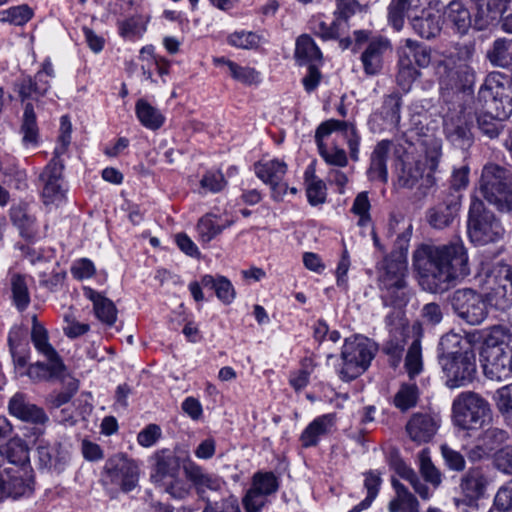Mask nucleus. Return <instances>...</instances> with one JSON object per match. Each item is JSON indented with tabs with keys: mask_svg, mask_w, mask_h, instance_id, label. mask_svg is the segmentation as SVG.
Returning <instances> with one entry per match:
<instances>
[{
	"mask_svg": "<svg viewBox=\"0 0 512 512\" xmlns=\"http://www.w3.org/2000/svg\"><path fill=\"white\" fill-rule=\"evenodd\" d=\"M412 260L421 285L432 293L447 290L454 280L470 272L467 252L461 242L422 244L414 251Z\"/></svg>",
	"mask_w": 512,
	"mask_h": 512,
	"instance_id": "1",
	"label": "nucleus"
},
{
	"mask_svg": "<svg viewBox=\"0 0 512 512\" xmlns=\"http://www.w3.org/2000/svg\"><path fill=\"white\" fill-rule=\"evenodd\" d=\"M508 78L501 73L489 74L481 85L477 103L485 109L477 116L480 131L490 139L498 137L502 124L510 114Z\"/></svg>",
	"mask_w": 512,
	"mask_h": 512,
	"instance_id": "2",
	"label": "nucleus"
},
{
	"mask_svg": "<svg viewBox=\"0 0 512 512\" xmlns=\"http://www.w3.org/2000/svg\"><path fill=\"white\" fill-rule=\"evenodd\" d=\"M439 359L446 376V385L451 389L468 385L476 373V357L471 343L461 335L450 332L442 336Z\"/></svg>",
	"mask_w": 512,
	"mask_h": 512,
	"instance_id": "3",
	"label": "nucleus"
},
{
	"mask_svg": "<svg viewBox=\"0 0 512 512\" xmlns=\"http://www.w3.org/2000/svg\"><path fill=\"white\" fill-rule=\"evenodd\" d=\"M442 157V146L438 140L426 144L422 154H407L401 159L398 173L399 185L406 188L415 187L420 180L426 186L434 184V173L437 172Z\"/></svg>",
	"mask_w": 512,
	"mask_h": 512,
	"instance_id": "4",
	"label": "nucleus"
},
{
	"mask_svg": "<svg viewBox=\"0 0 512 512\" xmlns=\"http://www.w3.org/2000/svg\"><path fill=\"white\" fill-rule=\"evenodd\" d=\"M377 350V345L366 337L356 335L346 338L341 351L342 364L338 369L341 380L349 382L362 375Z\"/></svg>",
	"mask_w": 512,
	"mask_h": 512,
	"instance_id": "5",
	"label": "nucleus"
},
{
	"mask_svg": "<svg viewBox=\"0 0 512 512\" xmlns=\"http://www.w3.org/2000/svg\"><path fill=\"white\" fill-rule=\"evenodd\" d=\"M454 424L463 430L485 428L491 423L489 403L472 391L460 393L452 403Z\"/></svg>",
	"mask_w": 512,
	"mask_h": 512,
	"instance_id": "6",
	"label": "nucleus"
},
{
	"mask_svg": "<svg viewBox=\"0 0 512 512\" xmlns=\"http://www.w3.org/2000/svg\"><path fill=\"white\" fill-rule=\"evenodd\" d=\"M480 191L499 210L512 211V173L505 167L485 165L480 179Z\"/></svg>",
	"mask_w": 512,
	"mask_h": 512,
	"instance_id": "7",
	"label": "nucleus"
},
{
	"mask_svg": "<svg viewBox=\"0 0 512 512\" xmlns=\"http://www.w3.org/2000/svg\"><path fill=\"white\" fill-rule=\"evenodd\" d=\"M504 228L495 215L486 210L479 199H473L469 209L468 235L475 245H486L501 240Z\"/></svg>",
	"mask_w": 512,
	"mask_h": 512,
	"instance_id": "8",
	"label": "nucleus"
},
{
	"mask_svg": "<svg viewBox=\"0 0 512 512\" xmlns=\"http://www.w3.org/2000/svg\"><path fill=\"white\" fill-rule=\"evenodd\" d=\"M140 477V467L136 460L118 453L110 457L104 466L103 484L130 492L136 488Z\"/></svg>",
	"mask_w": 512,
	"mask_h": 512,
	"instance_id": "9",
	"label": "nucleus"
},
{
	"mask_svg": "<svg viewBox=\"0 0 512 512\" xmlns=\"http://www.w3.org/2000/svg\"><path fill=\"white\" fill-rule=\"evenodd\" d=\"M451 305L459 318L470 325L481 324L488 315V303L484 296L469 288L456 290Z\"/></svg>",
	"mask_w": 512,
	"mask_h": 512,
	"instance_id": "10",
	"label": "nucleus"
},
{
	"mask_svg": "<svg viewBox=\"0 0 512 512\" xmlns=\"http://www.w3.org/2000/svg\"><path fill=\"white\" fill-rule=\"evenodd\" d=\"M34 347L46 359V362L38 361L34 363V369H36L37 375L45 379L62 377L65 366L56 350L48 342L47 330L35 317Z\"/></svg>",
	"mask_w": 512,
	"mask_h": 512,
	"instance_id": "11",
	"label": "nucleus"
},
{
	"mask_svg": "<svg viewBox=\"0 0 512 512\" xmlns=\"http://www.w3.org/2000/svg\"><path fill=\"white\" fill-rule=\"evenodd\" d=\"M472 45H461L457 48V59L452 67H449L446 74L441 78V84L447 88L457 91H465L474 83L475 72L470 62L474 56Z\"/></svg>",
	"mask_w": 512,
	"mask_h": 512,
	"instance_id": "12",
	"label": "nucleus"
},
{
	"mask_svg": "<svg viewBox=\"0 0 512 512\" xmlns=\"http://www.w3.org/2000/svg\"><path fill=\"white\" fill-rule=\"evenodd\" d=\"M472 116L465 110L448 113L444 118V132L456 147L466 149L473 143L471 132Z\"/></svg>",
	"mask_w": 512,
	"mask_h": 512,
	"instance_id": "13",
	"label": "nucleus"
},
{
	"mask_svg": "<svg viewBox=\"0 0 512 512\" xmlns=\"http://www.w3.org/2000/svg\"><path fill=\"white\" fill-rule=\"evenodd\" d=\"M486 283L495 304L504 309L512 304V270L506 264H497L487 275Z\"/></svg>",
	"mask_w": 512,
	"mask_h": 512,
	"instance_id": "14",
	"label": "nucleus"
},
{
	"mask_svg": "<svg viewBox=\"0 0 512 512\" xmlns=\"http://www.w3.org/2000/svg\"><path fill=\"white\" fill-rule=\"evenodd\" d=\"M30 339H32V332L27 327L17 326L9 333L8 342L15 371L20 376L30 374Z\"/></svg>",
	"mask_w": 512,
	"mask_h": 512,
	"instance_id": "15",
	"label": "nucleus"
},
{
	"mask_svg": "<svg viewBox=\"0 0 512 512\" xmlns=\"http://www.w3.org/2000/svg\"><path fill=\"white\" fill-rule=\"evenodd\" d=\"M407 261L403 257H385L379 272V285L382 290L394 294L406 287Z\"/></svg>",
	"mask_w": 512,
	"mask_h": 512,
	"instance_id": "16",
	"label": "nucleus"
},
{
	"mask_svg": "<svg viewBox=\"0 0 512 512\" xmlns=\"http://www.w3.org/2000/svg\"><path fill=\"white\" fill-rule=\"evenodd\" d=\"M61 166L55 163H48L40 175L43 183L42 199L45 205L60 204L66 194V188L62 177Z\"/></svg>",
	"mask_w": 512,
	"mask_h": 512,
	"instance_id": "17",
	"label": "nucleus"
},
{
	"mask_svg": "<svg viewBox=\"0 0 512 512\" xmlns=\"http://www.w3.org/2000/svg\"><path fill=\"white\" fill-rule=\"evenodd\" d=\"M183 470L186 478L194 485L201 496L208 490L222 492L226 488V482L220 476L206 472L204 468L192 460L184 462Z\"/></svg>",
	"mask_w": 512,
	"mask_h": 512,
	"instance_id": "18",
	"label": "nucleus"
},
{
	"mask_svg": "<svg viewBox=\"0 0 512 512\" xmlns=\"http://www.w3.org/2000/svg\"><path fill=\"white\" fill-rule=\"evenodd\" d=\"M430 0H392L388 6V21L397 31L404 25L405 17L410 21L429 6Z\"/></svg>",
	"mask_w": 512,
	"mask_h": 512,
	"instance_id": "19",
	"label": "nucleus"
},
{
	"mask_svg": "<svg viewBox=\"0 0 512 512\" xmlns=\"http://www.w3.org/2000/svg\"><path fill=\"white\" fill-rule=\"evenodd\" d=\"M390 49V41L384 37H375L369 41L360 57L367 76H375L381 72L384 64V55Z\"/></svg>",
	"mask_w": 512,
	"mask_h": 512,
	"instance_id": "20",
	"label": "nucleus"
},
{
	"mask_svg": "<svg viewBox=\"0 0 512 512\" xmlns=\"http://www.w3.org/2000/svg\"><path fill=\"white\" fill-rule=\"evenodd\" d=\"M440 421L430 414H414L406 425V431L411 440L426 443L436 434Z\"/></svg>",
	"mask_w": 512,
	"mask_h": 512,
	"instance_id": "21",
	"label": "nucleus"
},
{
	"mask_svg": "<svg viewBox=\"0 0 512 512\" xmlns=\"http://www.w3.org/2000/svg\"><path fill=\"white\" fill-rule=\"evenodd\" d=\"M335 423L336 416L334 413L323 414L316 417L300 435L302 447L309 448L316 446L321 438L329 435L333 431Z\"/></svg>",
	"mask_w": 512,
	"mask_h": 512,
	"instance_id": "22",
	"label": "nucleus"
},
{
	"mask_svg": "<svg viewBox=\"0 0 512 512\" xmlns=\"http://www.w3.org/2000/svg\"><path fill=\"white\" fill-rule=\"evenodd\" d=\"M83 295L92 302L95 317L107 326L117 320V308L112 300L89 286L83 287Z\"/></svg>",
	"mask_w": 512,
	"mask_h": 512,
	"instance_id": "23",
	"label": "nucleus"
},
{
	"mask_svg": "<svg viewBox=\"0 0 512 512\" xmlns=\"http://www.w3.org/2000/svg\"><path fill=\"white\" fill-rule=\"evenodd\" d=\"M446 24L457 34L465 35L471 27V13L461 0H452L444 8Z\"/></svg>",
	"mask_w": 512,
	"mask_h": 512,
	"instance_id": "24",
	"label": "nucleus"
},
{
	"mask_svg": "<svg viewBox=\"0 0 512 512\" xmlns=\"http://www.w3.org/2000/svg\"><path fill=\"white\" fill-rule=\"evenodd\" d=\"M392 147L393 142L390 140H382L379 143H377L371 154L370 166L367 171L370 180L387 183V160L389 158V154Z\"/></svg>",
	"mask_w": 512,
	"mask_h": 512,
	"instance_id": "25",
	"label": "nucleus"
},
{
	"mask_svg": "<svg viewBox=\"0 0 512 512\" xmlns=\"http://www.w3.org/2000/svg\"><path fill=\"white\" fill-rule=\"evenodd\" d=\"M391 485L395 494L388 504L389 512H420L419 501L403 483L392 478Z\"/></svg>",
	"mask_w": 512,
	"mask_h": 512,
	"instance_id": "26",
	"label": "nucleus"
},
{
	"mask_svg": "<svg viewBox=\"0 0 512 512\" xmlns=\"http://www.w3.org/2000/svg\"><path fill=\"white\" fill-rule=\"evenodd\" d=\"M414 32L425 39H432L441 32V19L437 11L427 7L419 16L410 21Z\"/></svg>",
	"mask_w": 512,
	"mask_h": 512,
	"instance_id": "27",
	"label": "nucleus"
},
{
	"mask_svg": "<svg viewBox=\"0 0 512 512\" xmlns=\"http://www.w3.org/2000/svg\"><path fill=\"white\" fill-rule=\"evenodd\" d=\"M0 456L12 465L25 468L30 464V447L27 442L16 436L0 446Z\"/></svg>",
	"mask_w": 512,
	"mask_h": 512,
	"instance_id": "28",
	"label": "nucleus"
},
{
	"mask_svg": "<svg viewBox=\"0 0 512 512\" xmlns=\"http://www.w3.org/2000/svg\"><path fill=\"white\" fill-rule=\"evenodd\" d=\"M233 223L234 221L232 219L222 220L221 217L216 214L208 213L204 215L199 219L196 226L198 241L203 244H208Z\"/></svg>",
	"mask_w": 512,
	"mask_h": 512,
	"instance_id": "29",
	"label": "nucleus"
},
{
	"mask_svg": "<svg viewBox=\"0 0 512 512\" xmlns=\"http://www.w3.org/2000/svg\"><path fill=\"white\" fill-rule=\"evenodd\" d=\"M72 140V123L68 115L60 118V126L56 144L53 152V158L49 163H55L61 166V170L65 167V157H69V149Z\"/></svg>",
	"mask_w": 512,
	"mask_h": 512,
	"instance_id": "30",
	"label": "nucleus"
},
{
	"mask_svg": "<svg viewBox=\"0 0 512 512\" xmlns=\"http://www.w3.org/2000/svg\"><path fill=\"white\" fill-rule=\"evenodd\" d=\"M458 210V197L452 196L450 200L440 203L428 211V222L436 229H444L452 223Z\"/></svg>",
	"mask_w": 512,
	"mask_h": 512,
	"instance_id": "31",
	"label": "nucleus"
},
{
	"mask_svg": "<svg viewBox=\"0 0 512 512\" xmlns=\"http://www.w3.org/2000/svg\"><path fill=\"white\" fill-rule=\"evenodd\" d=\"M294 56L299 65H320L322 63V52L308 34H302L296 39Z\"/></svg>",
	"mask_w": 512,
	"mask_h": 512,
	"instance_id": "32",
	"label": "nucleus"
},
{
	"mask_svg": "<svg viewBox=\"0 0 512 512\" xmlns=\"http://www.w3.org/2000/svg\"><path fill=\"white\" fill-rule=\"evenodd\" d=\"M180 460L174 455H156L151 477L154 482L165 484L179 476Z\"/></svg>",
	"mask_w": 512,
	"mask_h": 512,
	"instance_id": "33",
	"label": "nucleus"
},
{
	"mask_svg": "<svg viewBox=\"0 0 512 512\" xmlns=\"http://www.w3.org/2000/svg\"><path fill=\"white\" fill-rule=\"evenodd\" d=\"M485 478L479 468L469 469L461 478L460 489L469 500L478 499L485 489Z\"/></svg>",
	"mask_w": 512,
	"mask_h": 512,
	"instance_id": "34",
	"label": "nucleus"
},
{
	"mask_svg": "<svg viewBox=\"0 0 512 512\" xmlns=\"http://www.w3.org/2000/svg\"><path fill=\"white\" fill-rule=\"evenodd\" d=\"M213 62L216 66H225L231 77L243 84L252 85L260 82L259 73L254 68L240 66L224 57L214 58Z\"/></svg>",
	"mask_w": 512,
	"mask_h": 512,
	"instance_id": "35",
	"label": "nucleus"
},
{
	"mask_svg": "<svg viewBox=\"0 0 512 512\" xmlns=\"http://www.w3.org/2000/svg\"><path fill=\"white\" fill-rule=\"evenodd\" d=\"M254 171L260 180L268 184L284 178L287 173V164L279 159L260 161L255 163Z\"/></svg>",
	"mask_w": 512,
	"mask_h": 512,
	"instance_id": "36",
	"label": "nucleus"
},
{
	"mask_svg": "<svg viewBox=\"0 0 512 512\" xmlns=\"http://www.w3.org/2000/svg\"><path fill=\"white\" fill-rule=\"evenodd\" d=\"M395 472L404 480H406L423 500H428L432 497L433 492L431 489L421 481L417 473L405 464L402 460H396L393 463Z\"/></svg>",
	"mask_w": 512,
	"mask_h": 512,
	"instance_id": "37",
	"label": "nucleus"
},
{
	"mask_svg": "<svg viewBox=\"0 0 512 512\" xmlns=\"http://www.w3.org/2000/svg\"><path fill=\"white\" fill-rule=\"evenodd\" d=\"M135 112L140 123L147 129L157 130L164 124V115L144 99L136 102Z\"/></svg>",
	"mask_w": 512,
	"mask_h": 512,
	"instance_id": "38",
	"label": "nucleus"
},
{
	"mask_svg": "<svg viewBox=\"0 0 512 512\" xmlns=\"http://www.w3.org/2000/svg\"><path fill=\"white\" fill-rule=\"evenodd\" d=\"M201 284L204 288L213 289L218 299L225 304H230L235 298V289L231 281L224 276L204 275Z\"/></svg>",
	"mask_w": 512,
	"mask_h": 512,
	"instance_id": "39",
	"label": "nucleus"
},
{
	"mask_svg": "<svg viewBox=\"0 0 512 512\" xmlns=\"http://www.w3.org/2000/svg\"><path fill=\"white\" fill-rule=\"evenodd\" d=\"M40 468L60 470L67 460V453L60 451L59 445L37 448Z\"/></svg>",
	"mask_w": 512,
	"mask_h": 512,
	"instance_id": "40",
	"label": "nucleus"
},
{
	"mask_svg": "<svg viewBox=\"0 0 512 512\" xmlns=\"http://www.w3.org/2000/svg\"><path fill=\"white\" fill-rule=\"evenodd\" d=\"M305 182L308 202L312 206L323 204L327 195L325 183L315 176L313 170L309 169L305 172Z\"/></svg>",
	"mask_w": 512,
	"mask_h": 512,
	"instance_id": "41",
	"label": "nucleus"
},
{
	"mask_svg": "<svg viewBox=\"0 0 512 512\" xmlns=\"http://www.w3.org/2000/svg\"><path fill=\"white\" fill-rule=\"evenodd\" d=\"M28 485L20 477H10L0 469V501L12 497L14 499L24 495Z\"/></svg>",
	"mask_w": 512,
	"mask_h": 512,
	"instance_id": "42",
	"label": "nucleus"
},
{
	"mask_svg": "<svg viewBox=\"0 0 512 512\" xmlns=\"http://www.w3.org/2000/svg\"><path fill=\"white\" fill-rule=\"evenodd\" d=\"M489 61L498 67H507L512 64V40L497 39L493 48L488 52Z\"/></svg>",
	"mask_w": 512,
	"mask_h": 512,
	"instance_id": "43",
	"label": "nucleus"
},
{
	"mask_svg": "<svg viewBox=\"0 0 512 512\" xmlns=\"http://www.w3.org/2000/svg\"><path fill=\"white\" fill-rule=\"evenodd\" d=\"M9 413L23 422L32 421L30 397L22 392L15 393L8 403Z\"/></svg>",
	"mask_w": 512,
	"mask_h": 512,
	"instance_id": "44",
	"label": "nucleus"
},
{
	"mask_svg": "<svg viewBox=\"0 0 512 512\" xmlns=\"http://www.w3.org/2000/svg\"><path fill=\"white\" fill-rule=\"evenodd\" d=\"M399 70L396 77L397 84L404 90L408 91L412 83L419 76V71L413 66L409 54L400 55L398 62Z\"/></svg>",
	"mask_w": 512,
	"mask_h": 512,
	"instance_id": "45",
	"label": "nucleus"
},
{
	"mask_svg": "<svg viewBox=\"0 0 512 512\" xmlns=\"http://www.w3.org/2000/svg\"><path fill=\"white\" fill-rule=\"evenodd\" d=\"M405 370L410 379L415 378L423 370L422 348L419 339L414 340L405 357Z\"/></svg>",
	"mask_w": 512,
	"mask_h": 512,
	"instance_id": "46",
	"label": "nucleus"
},
{
	"mask_svg": "<svg viewBox=\"0 0 512 512\" xmlns=\"http://www.w3.org/2000/svg\"><path fill=\"white\" fill-rule=\"evenodd\" d=\"M11 290L13 303L19 311H24L30 303L28 285L24 277L20 274H14L11 278Z\"/></svg>",
	"mask_w": 512,
	"mask_h": 512,
	"instance_id": "47",
	"label": "nucleus"
},
{
	"mask_svg": "<svg viewBox=\"0 0 512 512\" xmlns=\"http://www.w3.org/2000/svg\"><path fill=\"white\" fill-rule=\"evenodd\" d=\"M419 470L426 482L430 483L434 488L439 487L442 482L441 472L432 463L429 451L424 449L419 455Z\"/></svg>",
	"mask_w": 512,
	"mask_h": 512,
	"instance_id": "48",
	"label": "nucleus"
},
{
	"mask_svg": "<svg viewBox=\"0 0 512 512\" xmlns=\"http://www.w3.org/2000/svg\"><path fill=\"white\" fill-rule=\"evenodd\" d=\"M32 17V11L27 4L10 7L0 11V22L22 26Z\"/></svg>",
	"mask_w": 512,
	"mask_h": 512,
	"instance_id": "49",
	"label": "nucleus"
},
{
	"mask_svg": "<svg viewBox=\"0 0 512 512\" xmlns=\"http://www.w3.org/2000/svg\"><path fill=\"white\" fill-rule=\"evenodd\" d=\"M405 342L403 332L396 331L383 345V352L389 356L390 363L394 367H397L401 361Z\"/></svg>",
	"mask_w": 512,
	"mask_h": 512,
	"instance_id": "50",
	"label": "nucleus"
},
{
	"mask_svg": "<svg viewBox=\"0 0 512 512\" xmlns=\"http://www.w3.org/2000/svg\"><path fill=\"white\" fill-rule=\"evenodd\" d=\"M483 429L484 431L480 438L481 445L478 446V449L483 450V452L492 451L507 439L506 431L498 427L490 426L489 424Z\"/></svg>",
	"mask_w": 512,
	"mask_h": 512,
	"instance_id": "51",
	"label": "nucleus"
},
{
	"mask_svg": "<svg viewBox=\"0 0 512 512\" xmlns=\"http://www.w3.org/2000/svg\"><path fill=\"white\" fill-rule=\"evenodd\" d=\"M315 366L316 364L312 358H304L301 363V369L290 375V385L296 391L304 389L309 383L310 375L313 373Z\"/></svg>",
	"mask_w": 512,
	"mask_h": 512,
	"instance_id": "52",
	"label": "nucleus"
},
{
	"mask_svg": "<svg viewBox=\"0 0 512 512\" xmlns=\"http://www.w3.org/2000/svg\"><path fill=\"white\" fill-rule=\"evenodd\" d=\"M418 399V388L415 384H403L394 397V404L402 411L415 406Z\"/></svg>",
	"mask_w": 512,
	"mask_h": 512,
	"instance_id": "53",
	"label": "nucleus"
},
{
	"mask_svg": "<svg viewBox=\"0 0 512 512\" xmlns=\"http://www.w3.org/2000/svg\"><path fill=\"white\" fill-rule=\"evenodd\" d=\"M400 109L401 97L397 93H392L385 97L381 113L390 125H398L401 118Z\"/></svg>",
	"mask_w": 512,
	"mask_h": 512,
	"instance_id": "54",
	"label": "nucleus"
},
{
	"mask_svg": "<svg viewBox=\"0 0 512 512\" xmlns=\"http://www.w3.org/2000/svg\"><path fill=\"white\" fill-rule=\"evenodd\" d=\"M350 122L330 119L321 123L315 132V142L318 149L325 147L324 138L329 136L334 131H339L342 134L346 130Z\"/></svg>",
	"mask_w": 512,
	"mask_h": 512,
	"instance_id": "55",
	"label": "nucleus"
},
{
	"mask_svg": "<svg viewBox=\"0 0 512 512\" xmlns=\"http://www.w3.org/2000/svg\"><path fill=\"white\" fill-rule=\"evenodd\" d=\"M277 488V478L272 472H258L254 475L251 489L268 496L276 492Z\"/></svg>",
	"mask_w": 512,
	"mask_h": 512,
	"instance_id": "56",
	"label": "nucleus"
},
{
	"mask_svg": "<svg viewBox=\"0 0 512 512\" xmlns=\"http://www.w3.org/2000/svg\"><path fill=\"white\" fill-rule=\"evenodd\" d=\"M145 31L146 25L138 17H131L119 24L120 35L129 40L140 38Z\"/></svg>",
	"mask_w": 512,
	"mask_h": 512,
	"instance_id": "57",
	"label": "nucleus"
},
{
	"mask_svg": "<svg viewBox=\"0 0 512 512\" xmlns=\"http://www.w3.org/2000/svg\"><path fill=\"white\" fill-rule=\"evenodd\" d=\"M228 43L242 49H252L259 45L260 36L254 32H234L228 37Z\"/></svg>",
	"mask_w": 512,
	"mask_h": 512,
	"instance_id": "58",
	"label": "nucleus"
},
{
	"mask_svg": "<svg viewBox=\"0 0 512 512\" xmlns=\"http://www.w3.org/2000/svg\"><path fill=\"white\" fill-rule=\"evenodd\" d=\"M54 77V69L53 65L50 60H45V62L42 64V69L38 71L36 75V82H34V93H39L41 95H44L50 85L49 80Z\"/></svg>",
	"mask_w": 512,
	"mask_h": 512,
	"instance_id": "59",
	"label": "nucleus"
},
{
	"mask_svg": "<svg viewBox=\"0 0 512 512\" xmlns=\"http://www.w3.org/2000/svg\"><path fill=\"white\" fill-rule=\"evenodd\" d=\"M405 46L409 49V53L413 55L418 67L425 68L430 64L431 54L429 49L412 39H406Z\"/></svg>",
	"mask_w": 512,
	"mask_h": 512,
	"instance_id": "60",
	"label": "nucleus"
},
{
	"mask_svg": "<svg viewBox=\"0 0 512 512\" xmlns=\"http://www.w3.org/2000/svg\"><path fill=\"white\" fill-rule=\"evenodd\" d=\"M511 386L506 385L495 393V401L499 411L507 418H512V391Z\"/></svg>",
	"mask_w": 512,
	"mask_h": 512,
	"instance_id": "61",
	"label": "nucleus"
},
{
	"mask_svg": "<svg viewBox=\"0 0 512 512\" xmlns=\"http://www.w3.org/2000/svg\"><path fill=\"white\" fill-rule=\"evenodd\" d=\"M226 184L224 175L220 171H209L200 181L201 188L212 193L220 192Z\"/></svg>",
	"mask_w": 512,
	"mask_h": 512,
	"instance_id": "62",
	"label": "nucleus"
},
{
	"mask_svg": "<svg viewBox=\"0 0 512 512\" xmlns=\"http://www.w3.org/2000/svg\"><path fill=\"white\" fill-rule=\"evenodd\" d=\"M370 201L367 192L359 193L354 199L351 211L360 217L359 225H366L370 220Z\"/></svg>",
	"mask_w": 512,
	"mask_h": 512,
	"instance_id": "63",
	"label": "nucleus"
},
{
	"mask_svg": "<svg viewBox=\"0 0 512 512\" xmlns=\"http://www.w3.org/2000/svg\"><path fill=\"white\" fill-rule=\"evenodd\" d=\"M204 511L207 512H241L238 500L236 497L229 495L224 498L221 502H215L214 504L208 502Z\"/></svg>",
	"mask_w": 512,
	"mask_h": 512,
	"instance_id": "64",
	"label": "nucleus"
}]
</instances>
